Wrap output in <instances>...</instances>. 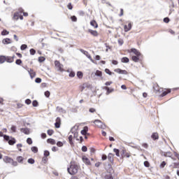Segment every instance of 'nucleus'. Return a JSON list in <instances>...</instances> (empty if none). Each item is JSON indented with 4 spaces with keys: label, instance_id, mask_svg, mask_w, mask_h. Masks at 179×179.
<instances>
[{
    "label": "nucleus",
    "instance_id": "nucleus-8",
    "mask_svg": "<svg viewBox=\"0 0 179 179\" xmlns=\"http://www.w3.org/2000/svg\"><path fill=\"white\" fill-rule=\"evenodd\" d=\"M20 131L25 135H29L30 134V130L27 128H22Z\"/></svg>",
    "mask_w": 179,
    "mask_h": 179
},
{
    "label": "nucleus",
    "instance_id": "nucleus-40",
    "mask_svg": "<svg viewBox=\"0 0 179 179\" xmlns=\"http://www.w3.org/2000/svg\"><path fill=\"white\" fill-rule=\"evenodd\" d=\"M67 8L68 9H69L70 10H72V9H73V6H72V3H69L68 5H67Z\"/></svg>",
    "mask_w": 179,
    "mask_h": 179
},
{
    "label": "nucleus",
    "instance_id": "nucleus-37",
    "mask_svg": "<svg viewBox=\"0 0 179 179\" xmlns=\"http://www.w3.org/2000/svg\"><path fill=\"white\" fill-rule=\"evenodd\" d=\"M165 166H166V162L164 161L162 162L159 167H160V169H164Z\"/></svg>",
    "mask_w": 179,
    "mask_h": 179
},
{
    "label": "nucleus",
    "instance_id": "nucleus-60",
    "mask_svg": "<svg viewBox=\"0 0 179 179\" xmlns=\"http://www.w3.org/2000/svg\"><path fill=\"white\" fill-rule=\"evenodd\" d=\"M69 76H70V78H74V76H75V73H74V72L70 73H69Z\"/></svg>",
    "mask_w": 179,
    "mask_h": 179
},
{
    "label": "nucleus",
    "instance_id": "nucleus-9",
    "mask_svg": "<svg viewBox=\"0 0 179 179\" xmlns=\"http://www.w3.org/2000/svg\"><path fill=\"white\" fill-rule=\"evenodd\" d=\"M124 31L126 32L129 31V30L132 29V24L131 23H129L128 26L124 25Z\"/></svg>",
    "mask_w": 179,
    "mask_h": 179
},
{
    "label": "nucleus",
    "instance_id": "nucleus-15",
    "mask_svg": "<svg viewBox=\"0 0 179 179\" xmlns=\"http://www.w3.org/2000/svg\"><path fill=\"white\" fill-rule=\"evenodd\" d=\"M87 85H89V83H85L83 85H81L80 87V91L83 92V90H85L87 87Z\"/></svg>",
    "mask_w": 179,
    "mask_h": 179
},
{
    "label": "nucleus",
    "instance_id": "nucleus-41",
    "mask_svg": "<svg viewBox=\"0 0 179 179\" xmlns=\"http://www.w3.org/2000/svg\"><path fill=\"white\" fill-rule=\"evenodd\" d=\"M33 107H37L38 106V102L37 101H34L32 102Z\"/></svg>",
    "mask_w": 179,
    "mask_h": 179
},
{
    "label": "nucleus",
    "instance_id": "nucleus-56",
    "mask_svg": "<svg viewBox=\"0 0 179 179\" xmlns=\"http://www.w3.org/2000/svg\"><path fill=\"white\" fill-rule=\"evenodd\" d=\"M164 22L165 23H169V22H170V19H169V17H165V18L164 19Z\"/></svg>",
    "mask_w": 179,
    "mask_h": 179
},
{
    "label": "nucleus",
    "instance_id": "nucleus-17",
    "mask_svg": "<svg viewBox=\"0 0 179 179\" xmlns=\"http://www.w3.org/2000/svg\"><path fill=\"white\" fill-rule=\"evenodd\" d=\"M21 15L20 13H15L13 16L14 20H18Z\"/></svg>",
    "mask_w": 179,
    "mask_h": 179
},
{
    "label": "nucleus",
    "instance_id": "nucleus-44",
    "mask_svg": "<svg viewBox=\"0 0 179 179\" xmlns=\"http://www.w3.org/2000/svg\"><path fill=\"white\" fill-rule=\"evenodd\" d=\"M29 52H30L31 55H34V54H36V50L34 49H31L29 50Z\"/></svg>",
    "mask_w": 179,
    "mask_h": 179
},
{
    "label": "nucleus",
    "instance_id": "nucleus-58",
    "mask_svg": "<svg viewBox=\"0 0 179 179\" xmlns=\"http://www.w3.org/2000/svg\"><path fill=\"white\" fill-rule=\"evenodd\" d=\"M52 152H57L58 148H57V147H52Z\"/></svg>",
    "mask_w": 179,
    "mask_h": 179
},
{
    "label": "nucleus",
    "instance_id": "nucleus-57",
    "mask_svg": "<svg viewBox=\"0 0 179 179\" xmlns=\"http://www.w3.org/2000/svg\"><path fill=\"white\" fill-rule=\"evenodd\" d=\"M41 138H43V139H45V138H47V134H45V133H43L41 134Z\"/></svg>",
    "mask_w": 179,
    "mask_h": 179
},
{
    "label": "nucleus",
    "instance_id": "nucleus-6",
    "mask_svg": "<svg viewBox=\"0 0 179 179\" xmlns=\"http://www.w3.org/2000/svg\"><path fill=\"white\" fill-rule=\"evenodd\" d=\"M115 72L117 73H120L121 75H128V72L125 70H121L120 69H116Z\"/></svg>",
    "mask_w": 179,
    "mask_h": 179
},
{
    "label": "nucleus",
    "instance_id": "nucleus-51",
    "mask_svg": "<svg viewBox=\"0 0 179 179\" xmlns=\"http://www.w3.org/2000/svg\"><path fill=\"white\" fill-rule=\"evenodd\" d=\"M106 73H108V75H112L111 71L108 69H105Z\"/></svg>",
    "mask_w": 179,
    "mask_h": 179
},
{
    "label": "nucleus",
    "instance_id": "nucleus-62",
    "mask_svg": "<svg viewBox=\"0 0 179 179\" xmlns=\"http://www.w3.org/2000/svg\"><path fill=\"white\" fill-rule=\"evenodd\" d=\"M96 112V109L91 108H90V113H95Z\"/></svg>",
    "mask_w": 179,
    "mask_h": 179
},
{
    "label": "nucleus",
    "instance_id": "nucleus-61",
    "mask_svg": "<svg viewBox=\"0 0 179 179\" xmlns=\"http://www.w3.org/2000/svg\"><path fill=\"white\" fill-rule=\"evenodd\" d=\"M106 179H114L111 175H109V176H108V175H107V176H106Z\"/></svg>",
    "mask_w": 179,
    "mask_h": 179
},
{
    "label": "nucleus",
    "instance_id": "nucleus-18",
    "mask_svg": "<svg viewBox=\"0 0 179 179\" xmlns=\"http://www.w3.org/2000/svg\"><path fill=\"white\" fill-rule=\"evenodd\" d=\"M131 52L135 54V55H136L137 57H139L141 55V52H139V51H138V50H136L135 48L131 49Z\"/></svg>",
    "mask_w": 179,
    "mask_h": 179
},
{
    "label": "nucleus",
    "instance_id": "nucleus-12",
    "mask_svg": "<svg viewBox=\"0 0 179 179\" xmlns=\"http://www.w3.org/2000/svg\"><path fill=\"white\" fill-rule=\"evenodd\" d=\"M3 162L5 163H11L13 162V159L9 157H4Z\"/></svg>",
    "mask_w": 179,
    "mask_h": 179
},
{
    "label": "nucleus",
    "instance_id": "nucleus-26",
    "mask_svg": "<svg viewBox=\"0 0 179 179\" xmlns=\"http://www.w3.org/2000/svg\"><path fill=\"white\" fill-rule=\"evenodd\" d=\"M31 150L34 153H37V152H38V148H37V147H31Z\"/></svg>",
    "mask_w": 179,
    "mask_h": 179
},
{
    "label": "nucleus",
    "instance_id": "nucleus-22",
    "mask_svg": "<svg viewBox=\"0 0 179 179\" xmlns=\"http://www.w3.org/2000/svg\"><path fill=\"white\" fill-rule=\"evenodd\" d=\"M152 138L154 141H156V139H159V134L157 133H154L152 135Z\"/></svg>",
    "mask_w": 179,
    "mask_h": 179
},
{
    "label": "nucleus",
    "instance_id": "nucleus-48",
    "mask_svg": "<svg viewBox=\"0 0 179 179\" xmlns=\"http://www.w3.org/2000/svg\"><path fill=\"white\" fill-rule=\"evenodd\" d=\"M36 83H41V78H37L35 80Z\"/></svg>",
    "mask_w": 179,
    "mask_h": 179
},
{
    "label": "nucleus",
    "instance_id": "nucleus-28",
    "mask_svg": "<svg viewBox=\"0 0 179 179\" xmlns=\"http://www.w3.org/2000/svg\"><path fill=\"white\" fill-rule=\"evenodd\" d=\"M6 60L9 64H12V62H13V57H7Z\"/></svg>",
    "mask_w": 179,
    "mask_h": 179
},
{
    "label": "nucleus",
    "instance_id": "nucleus-31",
    "mask_svg": "<svg viewBox=\"0 0 179 179\" xmlns=\"http://www.w3.org/2000/svg\"><path fill=\"white\" fill-rule=\"evenodd\" d=\"M77 76L78 78H79L80 79H82V78H83V73L80 71H78L77 73Z\"/></svg>",
    "mask_w": 179,
    "mask_h": 179
},
{
    "label": "nucleus",
    "instance_id": "nucleus-30",
    "mask_svg": "<svg viewBox=\"0 0 179 179\" xmlns=\"http://www.w3.org/2000/svg\"><path fill=\"white\" fill-rule=\"evenodd\" d=\"M73 136L70 135V136H69V143H70L71 145H72V144L73 143Z\"/></svg>",
    "mask_w": 179,
    "mask_h": 179
},
{
    "label": "nucleus",
    "instance_id": "nucleus-47",
    "mask_svg": "<svg viewBox=\"0 0 179 179\" xmlns=\"http://www.w3.org/2000/svg\"><path fill=\"white\" fill-rule=\"evenodd\" d=\"M44 156H45L46 157L50 156V152L48 150H45Z\"/></svg>",
    "mask_w": 179,
    "mask_h": 179
},
{
    "label": "nucleus",
    "instance_id": "nucleus-3",
    "mask_svg": "<svg viewBox=\"0 0 179 179\" xmlns=\"http://www.w3.org/2000/svg\"><path fill=\"white\" fill-rule=\"evenodd\" d=\"M80 52H82L83 54H84V55H86V57L88 58V59H90L91 61V62H93V64H94V60H93V59H92V56H90V55L89 54V52L86 50H83V49H80Z\"/></svg>",
    "mask_w": 179,
    "mask_h": 179
},
{
    "label": "nucleus",
    "instance_id": "nucleus-20",
    "mask_svg": "<svg viewBox=\"0 0 179 179\" xmlns=\"http://www.w3.org/2000/svg\"><path fill=\"white\" fill-rule=\"evenodd\" d=\"M11 43L10 39L8 38L3 40V44H10Z\"/></svg>",
    "mask_w": 179,
    "mask_h": 179
},
{
    "label": "nucleus",
    "instance_id": "nucleus-4",
    "mask_svg": "<svg viewBox=\"0 0 179 179\" xmlns=\"http://www.w3.org/2000/svg\"><path fill=\"white\" fill-rule=\"evenodd\" d=\"M4 139L6 141H8V143L9 145H15V143H16V141L15 140V138H12L10 139V137H9V136H4Z\"/></svg>",
    "mask_w": 179,
    "mask_h": 179
},
{
    "label": "nucleus",
    "instance_id": "nucleus-5",
    "mask_svg": "<svg viewBox=\"0 0 179 179\" xmlns=\"http://www.w3.org/2000/svg\"><path fill=\"white\" fill-rule=\"evenodd\" d=\"M94 124H95V125L96 127H98V128H105V125L103 124V122H101V121L99 120H96L94 122Z\"/></svg>",
    "mask_w": 179,
    "mask_h": 179
},
{
    "label": "nucleus",
    "instance_id": "nucleus-54",
    "mask_svg": "<svg viewBox=\"0 0 179 179\" xmlns=\"http://www.w3.org/2000/svg\"><path fill=\"white\" fill-rule=\"evenodd\" d=\"M82 151H83V152H87V147H86V146H83V147H82Z\"/></svg>",
    "mask_w": 179,
    "mask_h": 179
},
{
    "label": "nucleus",
    "instance_id": "nucleus-2",
    "mask_svg": "<svg viewBox=\"0 0 179 179\" xmlns=\"http://www.w3.org/2000/svg\"><path fill=\"white\" fill-rule=\"evenodd\" d=\"M55 65L57 71L62 72L64 71V65H62L59 61H55Z\"/></svg>",
    "mask_w": 179,
    "mask_h": 179
},
{
    "label": "nucleus",
    "instance_id": "nucleus-14",
    "mask_svg": "<svg viewBox=\"0 0 179 179\" xmlns=\"http://www.w3.org/2000/svg\"><path fill=\"white\" fill-rule=\"evenodd\" d=\"M28 72H29L31 79H33V78H34V76H36V73L31 69L28 70Z\"/></svg>",
    "mask_w": 179,
    "mask_h": 179
},
{
    "label": "nucleus",
    "instance_id": "nucleus-49",
    "mask_svg": "<svg viewBox=\"0 0 179 179\" xmlns=\"http://www.w3.org/2000/svg\"><path fill=\"white\" fill-rule=\"evenodd\" d=\"M55 125V128H59V127H61V123L56 122Z\"/></svg>",
    "mask_w": 179,
    "mask_h": 179
},
{
    "label": "nucleus",
    "instance_id": "nucleus-38",
    "mask_svg": "<svg viewBox=\"0 0 179 179\" xmlns=\"http://www.w3.org/2000/svg\"><path fill=\"white\" fill-rule=\"evenodd\" d=\"M27 162L29 164H34V159H31V158L29 159Z\"/></svg>",
    "mask_w": 179,
    "mask_h": 179
},
{
    "label": "nucleus",
    "instance_id": "nucleus-50",
    "mask_svg": "<svg viewBox=\"0 0 179 179\" xmlns=\"http://www.w3.org/2000/svg\"><path fill=\"white\" fill-rule=\"evenodd\" d=\"M144 166L145 167H149V166H150V164H149V162L145 161V162H144Z\"/></svg>",
    "mask_w": 179,
    "mask_h": 179
},
{
    "label": "nucleus",
    "instance_id": "nucleus-46",
    "mask_svg": "<svg viewBox=\"0 0 179 179\" xmlns=\"http://www.w3.org/2000/svg\"><path fill=\"white\" fill-rule=\"evenodd\" d=\"M52 134H54V130H48V135L51 136V135H52Z\"/></svg>",
    "mask_w": 179,
    "mask_h": 179
},
{
    "label": "nucleus",
    "instance_id": "nucleus-24",
    "mask_svg": "<svg viewBox=\"0 0 179 179\" xmlns=\"http://www.w3.org/2000/svg\"><path fill=\"white\" fill-rule=\"evenodd\" d=\"M6 61V57L4 56H0V64H3Z\"/></svg>",
    "mask_w": 179,
    "mask_h": 179
},
{
    "label": "nucleus",
    "instance_id": "nucleus-52",
    "mask_svg": "<svg viewBox=\"0 0 179 179\" xmlns=\"http://www.w3.org/2000/svg\"><path fill=\"white\" fill-rule=\"evenodd\" d=\"M25 103L29 106V104H31V100L28 99L25 101Z\"/></svg>",
    "mask_w": 179,
    "mask_h": 179
},
{
    "label": "nucleus",
    "instance_id": "nucleus-59",
    "mask_svg": "<svg viewBox=\"0 0 179 179\" xmlns=\"http://www.w3.org/2000/svg\"><path fill=\"white\" fill-rule=\"evenodd\" d=\"M45 97H50V92L46 91V92H45Z\"/></svg>",
    "mask_w": 179,
    "mask_h": 179
},
{
    "label": "nucleus",
    "instance_id": "nucleus-23",
    "mask_svg": "<svg viewBox=\"0 0 179 179\" xmlns=\"http://www.w3.org/2000/svg\"><path fill=\"white\" fill-rule=\"evenodd\" d=\"M95 76H99V78H101V76H103V73H101V71L97 70V71L95 72Z\"/></svg>",
    "mask_w": 179,
    "mask_h": 179
},
{
    "label": "nucleus",
    "instance_id": "nucleus-36",
    "mask_svg": "<svg viewBox=\"0 0 179 179\" xmlns=\"http://www.w3.org/2000/svg\"><path fill=\"white\" fill-rule=\"evenodd\" d=\"M57 146H58L59 148H62V146H64V143L61 141H58L57 143Z\"/></svg>",
    "mask_w": 179,
    "mask_h": 179
},
{
    "label": "nucleus",
    "instance_id": "nucleus-39",
    "mask_svg": "<svg viewBox=\"0 0 179 179\" xmlns=\"http://www.w3.org/2000/svg\"><path fill=\"white\" fill-rule=\"evenodd\" d=\"M27 143H28V145H31V143H33V141L30 138H28L27 139Z\"/></svg>",
    "mask_w": 179,
    "mask_h": 179
},
{
    "label": "nucleus",
    "instance_id": "nucleus-53",
    "mask_svg": "<svg viewBox=\"0 0 179 179\" xmlns=\"http://www.w3.org/2000/svg\"><path fill=\"white\" fill-rule=\"evenodd\" d=\"M15 64L17 65H20V64H22V60L21 59H17L15 62Z\"/></svg>",
    "mask_w": 179,
    "mask_h": 179
},
{
    "label": "nucleus",
    "instance_id": "nucleus-11",
    "mask_svg": "<svg viewBox=\"0 0 179 179\" xmlns=\"http://www.w3.org/2000/svg\"><path fill=\"white\" fill-rule=\"evenodd\" d=\"M108 159L109 162H110V163H113L114 162V155L109 153L108 155Z\"/></svg>",
    "mask_w": 179,
    "mask_h": 179
},
{
    "label": "nucleus",
    "instance_id": "nucleus-13",
    "mask_svg": "<svg viewBox=\"0 0 179 179\" xmlns=\"http://www.w3.org/2000/svg\"><path fill=\"white\" fill-rule=\"evenodd\" d=\"M90 24L92 26V27H94V29H97V27H99V25L95 20L91 21Z\"/></svg>",
    "mask_w": 179,
    "mask_h": 179
},
{
    "label": "nucleus",
    "instance_id": "nucleus-29",
    "mask_svg": "<svg viewBox=\"0 0 179 179\" xmlns=\"http://www.w3.org/2000/svg\"><path fill=\"white\" fill-rule=\"evenodd\" d=\"M122 62L127 64V62H129V59H128V57H123L122 59Z\"/></svg>",
    "mask_w": 179,
    "mask_h": 179
},
{
    "label": "nucleus",
    "instance_id": "nucleus-10",
    "mask_svg": "<svg viewBox=\"0 0 179 179\" xmlns=\"http://www.w3.org/2000/svg\"><path fill=\"white\" fill-rule=\"evenodd\" d=\"M88 31H89V33H90V34H92L94 37H97V36H99V33L97 32V31L89 29Z\"/></svg>",
    "mask_w": 179,
    "mask_h": 179
},
{
    "label": "nucleus",
    "instance_id": "nucleus-1",
    "mask_svg": "<svg viewBox=\"0 0 179 179\" xmlns=\"http://www.w3.org/2000/svg\"><path fill=\"white\" fill-rule=\"evenodd\" d=\"M78 170H79V166L76 164H71L70 167L67 169V171L71 176H75L78 173Z\"/></svg>",
    "mask_w": 179,
    "mask_h": 179
},
{
    "label": "nucleus",
    "instance_id": "nucleus-27",
    "mask_svg": "<svg viewBox=\"0 0 179 179\" xmlns=\"http://www.w3.org/2000/svg\"><path fill=\"white\" fill-rule=\"evenodd\" d=\"M113 152H115V153L116 156H117V157H120V150H118L117 148H114Z\"/></svg>",
    "mask_w": 179,
    "mask_h": 179
},
{
    "label": "nucleus",
    "instance_id": "nucleus-7",
    "mask_svg": "<svg viewBox=\"0 0 179 179\" xmlns=\"http://www.w3.org/2000/svg\"><path fill=\"white\" fill-rule=\"evenodd\" d=\"M83 161L87 166L90 165V160L86 156L83 157Z\"/></svg>",
    "mask_w": 179,
    "mask_h": 179
},
{
    "label": "nucleus",
    "instance_id": "nucleus-55",
    "mask_svg": "<svg viewBox=\"0 0 179 179\" xmlns=\"http://www.w3.org/2000/svg\"><path fill=\"white\" fill-rule=\"evenodd\" d=\"M105 89H106V90H107L108 94L113 92V90H110V88L108 87H105Z\"/></svg>",
    "mask_w": 179,
    "mask_h": 179
},
{
    "label": "nucleus",
    "instance_id": "nucleus-43",
    "mask_svg": "<svg viewBox=\"0 0 179 179\" xmlns=\"http://www.w3.org/2000/svg\"><path fill=\"white\" fill-rule=\"evenodd\" d=\"M38 61L39 62H44V61H45V58H44L43 57H40L38 58Z\"/></svg>",
    "mask_w": 179,
    "mask_h": 179
},
{
    "label": "nucleus",
    "instance_id": "nucleus-25",
    "mask_svg": "<svg viewBox=\"0 0 179 179\" xmlns=\"http://www.w3.org/2000/svg\"><path fill=\"white\" fill-rule=\"evenodd\" d=\"M132 61L134 62H138L139 61V56H132Z\"/></svg>",
    "mask_w": 179,
    "mask_h": 179
},
{
    "label": "nucleus",
    "instance_id": "nucleus-63",
    "mask_svg": "<svg viewBox=\"0 0 179 179\" xmlns=\"http://www.w3.org/2000/svg\"><path fill=\"white\" fill-rule=\"evenodd\" d=\"M102 160H107V155H102Z\"/></svg>",
    "mask_w": 179,
    "mask_h": 179
},
{
    "label": "nucleus",
    "instance_id": "nucleus-34",
    "mask_svg": "<svg viewBox=\"0 0 179 179\" xmlns=\"http://www.w3.org/2000/svg\"><path fill=\"white\" fill-rule=\"evenodd\" d=\"M17 161L18 162V163H22V162H23V157L22 156L17 157Z\"/></svg>",
    "mask_w": 179,
    "mask_h": 179
},
{
    "label": "nucleus",
    "instance_id": "nucleus-64",
    "mask_svg": "<svg viewBox=\"0 0 179 179\" xmlns=\"http://www.w3.org/2000/svg\"><path fill=\"white\" fill-rule=\"evenodd\" d=\"M78 131H75V132H74L73 138H78Z\"/></svg>",
    "mask_w": 179,
    "mask_h": 179
},
{
    "label": "nucleus",
    "instance_id": "nucleus-33",
    "mask_svg": "<svg viewBox=\"0 0 179 179\" xmlns=\"http://www.w3.org/2000/svg\"><path fill=\"white\" fill-rule=\"evenodd\" d=\"M26 48H27V45H26V44L22 45L20 47V49L22 51H24V50H26Z\"/></svg>",
    "mask_w": 179,
    "mask_h": 179
},
{
    "label": "nucleus",
    "instance_id": "nucleus-19",
    "mask_svg": "<svg viewBox=\"0 0 179 179\" xmlns=\"http://www.w3.org/2000/svg\"><path fill=\"white\" fill-rule=\"evenodd\" d=\"M48 143H50V145H55L57 143L55 142V140L52 138H48L47 140Z\"/></svg>",
    "mask_w": 179,
    "mask_h": 179
},
{
    "label": "nucleus",
    "instance_id": "nucleus-35",
    "mask_svg": "<svg viewBox=\"0 0 179 179\" xmlns=\"http://www.w3.org/2000/svg\"><path fill=\"white\" fill-rule=\"evenodd\" d=\"M171 90H168V92H164L162 94V97H164V96H166L168 94V93H171Z\"/></svg>",
    "mask_w": 179,
    "mask_h": 179
},
{
    "label": "nucleus",
    "instance_id": "nucleus-16",
    "mask_svg": "<svg viewBox=\"0 0 179 179\" xmlns=\"http://www.w3.org/2000/svg\"><path fill=\"white\" fill-rule=\"evenodd\" d=\"M57 111H58V113H62V114H65V113H66V111L64 108L59 106L57 107Z\"/></svg>",
    "mask_w": 179,
    "mask_h": 179
},
{
    "label": "nucleus",
    "instance_id": "nucleus-42",
    "mask_svg": "<svg viewBox=\"0 0 179 179\" xmlns=\"http://www.w3.org/2000/svg\"><path fill=\"white\" fill-rule=\"evenodd\" d=\"M72 22H77L78 20V18H76V16L75 15H73L71 17Z\"/></svg>",
    "mask_w": 179,
    "mask_h": 179
},
{
    "label": "nucleus",
    "instance_id": "nucleus-21",
    "mask_svg": "<svg viewBox=\"0 0 179 179\" xmlns=\"http://www.w3.org/2000/svg\"><path fill=\"white\" fill-rule=\"evenodd\" d=\"M87 131H89V129L87 127H85L84 129L81 131L82 135H86V134H87Z\"/></svg>",
    "mask_w": 179,
    "mask_h": 179
},
{
    "label": "nucleus",
    "instance_id": "nucleus-45",
    "mask_svg": "<svg viewBox=\"0 0 179 179\" xmlns=\"http://www.w3.org/2000/svg\"><path fill=\"white\" fill-rule=\"evenodd\" d=\"M11 132H16V127L15 126H12L10 127Z\"/></svg>",
    "mask_w": 179,
    "mask_h": 179
},
{
    "label": "nucleus",
    "instance_id": "nucleus-32",
    "mask_svg": "<svg viewBox=\"0 0 179 179\" xmlns=\"http://www.w3.org/2000/svg\"><path fill=\"white\" fill-rule=\"evenodd\" d=\"M8 34H9V31L6 29L3 30V31L1 32V36H6Z\"/></svg>",
    "mask_w": 179,
    "mask_h": 179
}]
</instances>
